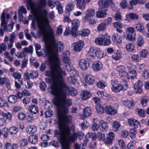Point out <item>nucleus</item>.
<instances>
[{
    "label": "nucleus",
    "instance_id": "obj_3",
    "mask_svg": "<svg viewBox=\"0 0 149 149\" xmlns=\"http://www.w3.org/2000/svg\"><path fill=\"white\" fill-rule=\"evenodd\" d=\"M54 132V137L57 139L61 144L62 149H70V144L75 142L77 137L81 139L84 135L81 132H74L71 134L70 128L68 126L65 127L60 132L55 130Z\"/></svg>",
    "mask_w": 149,
    "mask_h": 149
},
{
    "label": "nucleus",
    "instance_id": "obj_21",
    "mask_svg": "<svg viewBox=\"0 0 149 149\" xmlns=\"http://www.w3.org/2000/svg\"><path fill=\"white\" fill-rule=\"evenodd\" d=\"M91 94L90 93L87 91H85L81 92V98L84 100H86L89 99Z\"/></svg>",
    "mask_w": 149,
    "mask_h": 149
},
{
    "label": "nucleus",
    "instance_id": "obj_29",
    "mask_svg": "<svg viewBox=\"0 0 149 149\" xmlns=\"http://www.w3.org/2000/svg\"><path fill=\"white\" fill-rule=\"evenodd\" d=\"M85 81L88 85L93 84L94 82V79L91 75H88L86 77Z\"/></svg>",
    "mask_w": 149,
    "mask_h": 149
},
{
    "label": "nucleus",
    "instance_id": "obj_13",
    "mask_svg": "<svg viewBox=\"0 0 149 149\" xmlns=\"http://www.w3.org/2000/svg\"><path fill=\"white\" fill-rule=\"evenodd\" d=\"M143 85L142 82L139 80H138L134 84V88L136 93H141L142 91L141 87Z\"/></svg>",
    "mask_w": 149,
    "mask_h": 149
},
{
    "label": "nucleus",
    "instance_id": "obj_30",
    "mask_svg": "<svg viewBox=\"0 0 149 149\" xmlns=\"http://www.w3.org/2000/svg\"><path fill=\"white\" fill-rule=\"evenodd\" d=\"M29 142L32 144H35L38 141V137L36 134H33L29 136Z\"/></svg>",
    "mask_w": 149,
    "mask_h": 149
},
{
    "label": "nucleus",
    "instance_id": "obj_10",
    "mask_svg": "<svg viewBox=\"0 0 149 149\" xmlns=\"http://www.w3.org/2000/svg\"><path fill=\"white\" fill-rule=\"evenodd\" d=\"M84 45L83 40H80L73 44V49L76 52H79L82 49Z\"/></svg>",
    "mask_w": 149,
    "mask_h": 149
},
{
    "label": "nucleus",
    "instance_id": "obj_53",
    "mask_svg": "<svg viewBox=\"0 0 149 149\" xmlns=\"http://www.w3.org/2000/svg\"><path fill=\"white\" fill-rule=\"evenodd\" d=\"M0 107H9V104L7 102H5L2 98L0 97Z\"/></svg>",
    "mask_w": 149,
    "mask_h": 149
},
{
    "label": "nucleus",
    "instance_id": "obj_31",
    "mask_svg": "<svg viewBox=\"0 0 149 149\" xmlns=\"http://www.w3.org/2000/svg\"><path fill=\"white\" fill-rule=\"evenodd\" d=\"M103 35H101L99 37L96 38L95 40L96 44L99 45H103Z\"/></svg>",
    "mask_w": 149,
    "mask_h": 149
},
{
    "label": "nucleus",
    "instance_id": "obj_51",
    "mask_svg": "<svg viewBox=\"0 0 149 149\" xmlns=\"http://www.w3.org/2000/svg\"><path fill=\"white\" fill-rule=\"evenodd\" d=\"M10 134L12 135L16 134L17 132V128L14 126L10 127L8 130Z\"/></svg>",
    "mask_w": 149,
    "mask_h": 149
},
{
    "label": "nucleus",
    "instance_id": "obj_44",
    "mask_svg": "<svg viewBox=\"0 0 149 149\" xmlns=\"http://www.w3.org/2000/svg\"><path fill=\"white\" fill-rule=\"evenodd\" d=\"M103 45L107 46L111 44V41L107 36L103 35Z\"/></svg>",
    "mask_w": 149,
    "mask_h": 149
},
{
    "label": "nucleus",
    "instance_id": "obj_50",
    "mask_svg": "<svg viewBox=\"0 0 149 149\" xmlns=\"http://www.w3.org/2000/svg\"><path fill=\"white\" fill-rule=\"evenodd\" d=\"M71 35L74 37H77L79 35L77 29V28H71Z\"/></svg>",
    "mask_w": 149,
    "mask_h": 149
},
{
    "label": "nucleus",
    "instance_id": "obj_11",
    "mask_svg": "<svg viewBox=\"0 0 149 149\" xmlns=\"http://www.w3.org/2000/svg\"><path fill=\"white\" fill-rule=\"evenodd\" d=\"M105 111L109 115H114L117 113V110L111 105H107L105 108Z\"/></svg>",
    "mask_w": 149,
    "mask_h": 149
},
{
    "label": "nucleus",
    "instance_id": "obj_56",
    "mask_svg": "<svg viewBox=\"0 0 149 149\" xmlns=\"http://www.w3.org/2000/svg\"><path fill=\"white\" fill-rule=\"evenodd\" d=\"M121 55V53L120 52H117L114 54L112 56V57L114 60H118L120 58Z\"/></svg>",
    "mask_w": 149,
    "mask_h": 149
},
{
    "label": "nucleus",
    "instance_id": "obj_64",
    "mask_svg": "<svg viewBox=\"0 0 149 149\" xmlns=\"http://www.w3.org/2000/svg\"><path fill=\"white\" fill-rule=\"evenodd\" d=\"M144 40L140 36H139L137 39V44L138 46H141L143 44Z\"/></svg>",
    "mask_w": 149,
    "mask_h": 149
},
{
    "label": "nucleus",
    "instance_id": "obj_15",
    "mask_svg": "<svg viewBox=\"0 0 149 149\" xmlns=\"http://www.w3.org/2000/svg\"><path fill=\"white\" fill-rule=\"evenodd\" d=\"M112 40L115 45H119L122 42L121 36L118 33L113 34L112 36Z\"/></svg>",
    "mask_w": 149,
    "mask_h": 149
},
{
    "label": "nucleus",
    "instance_id": "obj_7",
    "mask_svg": "<svg viewBox=\"0 0 149 149\" xmlns=\"http://www.w3.org/2000/svg\"><path fill=\"white\" fill-rule=\"evenodd\" d=\"M1 26H2L4 30L7 32H11L13 27V23L12 22L7 26V21L6 20V18L4 15H2L1 16Z\"/></svg>",
    "mask_w": 149,
    "mask_h": 149
},
{
    "label": "nucleus",
    "instance_id": "obj_9",
    "mask_svg": "<svg viewBox=\"0 0 149 149\" xmlns=\"http://www.w3.org/2000/svg\"><path fill=\"white\" fill-rule=\"evenodd\" d=\"M95 14V10L92 8L87 10L85 12V16L83 17L82 20L84 22H88L89 18L93 17Z\"/></svg>",
    "mask_w": 149,
    "mask_h": 149
},
{
    "label": "nucleus",
    "instance_id": "obj_12",
    "mask_svg": "<svg viewBox=\"0 0 149 149\" xmlns=\"http://www.w3.org/2000/svg\"><path fill=\"white\" fill-rule=\"evenodd\" d=\"M103 67V64L100 61H95L92 65V68L95 71H98L101 70Z\"/></svg>",
    "mask_w": 149,
    "mask_h": 149
},
{
    "label": "nucleus",
    "instance_id": "obj_54",
    "mask_svg": "<svg viewBox=\"0 0 149 149\" xmlns=\"http://www.w3.org/2000/svg\"><path fill=\"white\" fill-rule=\"evenodd\" d=\"M131 58L132 60L135 62H139L140 61L141 58L138 55L133 54L131 56Z\"/></svg>",
    "mask_w": 149,
    "mask_h": 149
},
{
    "label": "nucleus",
    "instance_id": "obj_5",
    "mask_svg": "<svg viewBox=\"0 0 149 149\" xmlns=\"http://www.w3.org/2000/svg\"><path fill=\"white\" fill-rule=\"evenodd\" d=\"M58 108V118L59 125L61 126H63L62 128L60 129V132L62 130L63 128L66 126L67 124L71 123L72 117L71 116H65L68 112V109L67 105L59 104H54Z\"/></svg>",
    "mask_w": 149,
    "mask_h": 149
},
{
    "label": "nucleus",
    "instance_id": "obj_25",
    "mask_svg": "<svg viewBox=\"0 0 149 149\" xmlns=\"http://www.w3.org/2000/svg\"><path fill=\"white\" fill-rule=\"evenodd\" d=\"M91 114V108L88 107H85L84 109L83 114L84 116L83 119H84L85 118L84 117H87L90 116Z\"/></svg>",
    "mask_w": 149,
    "mask_h": 149
},
{
    "label": "nucleus",
    "instance_id": "obj_6",
    "mask_svg": "<svg viewBox=\"0 0 149 149\" xmlns=\"http://www.w3.org/2000/svg\"><path fill=\"white\" fill-rule=\"evenodd\" d=\"M98 4L101 9H107L108 6H110L113 10H116V8L112 0H99Z\"/></svg>",
    "mask_w": 149,
    "mask_h": 149
},
{
    "label": "nucleus",
    "instance_id": "obj_37",
    "mask_svg": "<svg viewBox=\"0 0 149 149\" xmlns=\"http://www.w3.org/2000/svg\"><path fill=\"white\" fill-rule=\"evenodd\" d=\"M124 104L126 107L129 109L133 108L134 105V103L131 100L125 101L124 102Z\"/></svg>",
    "mask_w": 149,
    "mask_h": 149
},
{
    "label": "nucleus",
    "instance_id": "obj_27",
    "mask_svg": "<svg viewBox=\"0 0 149 149\" xmlns=\"http://www.w3.org/2000/svg\"><path fill=\"white\" fill-rule=\"evenodd\" d=\"M63 62L67 61H70V60L69 58L70 52L68 51H65L63 54Z\"/></svg>",
    "mask_w": 149,
    "mask_h": 149
},
{
    "label": "nucleus",
    "instance_id": "obj_4",
    "mask_svg": "<svg viewBox=\"0 0 149 149\" xmlns=\"http://www.w3.org/2000/svg\"><path fill=\"white\" fill-rule=\"evenodd\" d=\"M116 70L123 80L118 84L117 80H112L111 81V89L114 92L117 93L121 91L126 90L128 85L125 79H128L127 73L125 71L124 66L120 65L117 67Z\"/></svg>",
    "mask_w": 149,
    "mask_h": 149
},
{
    "label": "nucleus",
    "instance_id": "obj_48",
    "mask_svg": "<svg viewBox=\"0 0 149 149\" xmlns=\"http://www.w3.org/2000/svg\"><path fill=\"white\" fill-rule=\"evenodd\" d=\"M97 86L99 88H105L107 86V84L105 82L103 81H99L97 83Z\"/></svg>",
    "mask_w": 149,
    "mask_h": 149
},
{
    "label": "nucleus",
    "instance_id": "obj_41",
    "mask_svg": "<svg viewBox=\"0 0 149 149\" xmlns=\"http://www.w3.org/2000/svg\"><path fill=\"white\" fill-rule=\"evenodd\" d=\"M96 54V57L100 58H102L106 56V54H104V52L103 51L99 49H97Z\"/></svg>",
    "mask_w": 149,
    "mask_h": 149
},
{
    "label": "nucleus",
    "instance_id": "obj_59",
    "mask_svg": "<svg viewBox=\"0 0 149 149\" xmlns=\"http://www.w3.org/2000/svg\"><path fill=\"white\" fill-rule=\"evenodd\" d=\"M136 111L140 116L143 117L145 116V110L143 109H136Z\"/></svg>",
    "mask_w": 149,
    "mask_h": 149
},
{
    "label": "nucleus",
    "instance_id": "obj_35",
    "mask_svg": "<svg viewBox=\"0 0 149 149\" xmlns=\"http://www.w3.org/2000/svg\"><path fill=\"white\" fill-rule=\"evenodd\" d=\"M90 32V30L87 29H84L83 30L79 31V35L83 37L88 36Z\"/></svg>",
    "mask_w": 149,
    "mask_h": 149
},
{
    "label": "nucleus",
    "instance_id": "obj_49",
    "mask_svg": "<svg viewBox=\"0 0 149 149\" xmlns=\"http://www.w3.org/2000/svg\"><path fill=\"white\" fill-rule=\"evenodd\" d=\"M136 28L139 32H142L144 29V26L143 24L141 23H138L136 24Z\"/></svg>",
    "mask_w": 149,
    "mask_h": 149
},
{
    "label": "nucleus",
    "instance_id": "obj_18",
    "mask_svg": "<svg viewBox=\"0 0 149 149\" xmlns=\"http://www.w3.org/2000/svg\"><path fill=\"white\" fill-rule=\"evenodd\" d=\"M107 9L99 8V11L96 12V17L97 18H104L106 16Z\"/></svg>",
    "mask_w": 149,
    "mask_h": 149
},
{
    "label": "nucleus",
    "instance_id": "obj_26",
    "mask_svg": "<svg viewBox=\"0 0 149 149\" xmlns=\"http://www.w3.org/2000/svg\"><path fill=\"white\" fill-rule=\"evenodd\" d=\"M99 125L100 130L103 131L106 130L108 128L107 123L103 120L99 122Z\"/></svg>",
    "mask_w": 149,
    "mask_h": 149
},
{
    "label": "nucleus",
    "instance_id": "obj_28",
    "mask_svg": "<svg viewBox=\"0 0 149 149\" xmlns=\"http://www.w3.org/2000/svg\"><path fill=\"white\" fill-rule=\"evenodd\" d=\"M18 147V145L14 143L11 144V143L7 142L5 144L4 149H16Z\"/></svg>",
    "mask_w": 149,
    "mask_h": 149
},
{
    "label": "nucleus",
    "instance_id": "obj_57",
    "mask_svg": "<svg viewBox=\"0 0 149 149\" xmlns=\"http://www.w3.org/2000/svg\"><path fill=\"white\" fill-rule=\"evenodd\" d=\"M1 131L2 132L1 134L3 135L4 138H7L8 136V133L9 131L8 129L4 127Z\"/></svg>",
    "mask_w": 149,
    "mask_h": 149
},
{
    "label": "nucleus",
    "instance_id": "obj_45",
    "mask_svg": "<svg viewBox=\"0 0 149 149\" xmlns=\"http://www.w3.org/2000/svg\"><path fill=\"white\" fill-rule=\"evenodd\" d=\"M130 136L132 139H134L136 136L137 133L136 130L135 128H131L130 130Z\"/></svg>",
    "mask_w": 149,
    "mask_h": 149
},
{
    "label": "nucleus",
    "instance_id": "obj_60",
    "mask_svg": "<svg viewBox=\"0 0 149 149\" xmlns=\"http://www.w3.org/2000/svg\"><path fill=\"white\" fill-rule=\"evenodd\" d=\"M11 75L15 79H20L21 77L20 73L17 72H15L12 73Z\"/></svg>",
    "mask_w": 149,
    "mask_h": 149
},
{
    "label": "nucleus",
    "instance_id": "obj_17",
    "mask_svg": "<svg viewBox=\"0 0 149 149\" xmlns=\"http://www.w3.org/2000/svg\"><path fill=\"white\" fill-rule=\"evenodd\" d=\"M128 123L130 126L133 127V128L135 129L140 125L139 123L137 120L133 118L128 119Z\"/></svg>",
    "mask_w": 149,
    "mask_h": 149
},
{
    "label": "nucleus",
    "instance_id": "obj_62",
    "mask_svg": "<svg viewBox=\"0 0 149 149\" xmlns=\"http://www.w3.org/2000/svg\"><path fill=\"white\" fill-rule=\"evenodd\" d=\"M46 5V0H40L38 3V6L40 8L45 7Z\"/></svg>",
    "mask_w": 149,
    "mask_h": 149
},
{
    "label": "nucleus",
    "instance_id": "obj_46",
    "mask_svg": "<svg viewBox=\"0 0 149 149\" xmlns=\"http://www.w3.org/2000/svg\"><path fill=\"white\" fill-rule=\"evenodd\" d=\"M135 48V46L134 44L131 43L128 44L126 46V49L129 52L133 51Z\"/></svg>",
    "mask_w": 149,
    "mask_h": 149
},
{
    "label": "nucleus",
    "instance_id": "obj_8",
    "mask_svg": "<svg viewBox=\"0 0 149 149\" xmlns=\"http://www.w3.org/2000/svg\"><path fill=\"white\" fill-rule=\"evenodd\" d=\"M126 39L131 41L134 40L136 38L134 29L133 27H129L126 29Z\"/></svg>",
    "mask_w": 149,
    "mask_h": 149
},
{
    "label": "nucleus",
    "instance_id": "obj_36",
    "mask_svg": "<svg viewBox=\"0 0 149 149\" xmlns=\"http://www.w3.org/2000/svg\"><path fill=\"white\" fill-rule=\"evenodd\" d=\"M86 3L83 0L79 2H77L76 4L77 7L79 9L82 10L85 8Z\"/></svg>",
    "mask_w": 149,
    "mask_h": 149
},
{
    "label": "nucleus",
    "instance_id": "obj_42",
    "mask_svg": "<svg viewBox=\"0 0 149 149\" xmlns=\"http://www.w3.org/2000/svg\"><path fill=\"white\" fill-rule=\"evenodd\" d=\"M113 130L115 132L118 131L120 127V124L119 122L117 121H115L112 124Z\"/></svg>",
    "mask_w": 149,
    "mask_h": 149
},
{
    "label": "nucleus",
    "instance_id": "obj_43",
    "mask_svg": "<svg viewBox=\"0 0 149 149\" xmlns=\"http://www.w3.org/2000/svg\"><path fill=\"white\" fill-rule=\"evenodd\" d=\"M80 23V21L78 19H75L73 20L72 22V28H77L79 26Z\"/></svg>",
    "mask_w": 149,
    "mask_h": 149
},
{
    "label": "nucleus",
    "instance_id": "obj_1",
    "mask_svg": "<svg viewBox=\"0 0 149 149\" xmlns=\"http://www.w3.org/2000/svg\"><path fill=\"white\" fill-rule=\"evenodd\" d=\"M25 1L27 3V9H31L33 12L38 29V36L42 37L45 42H50L49 43L46 44L44 51L45 56L48 57L51 70L46 71L45 75L49 76L53 73L64 70L60 67L61 63L58 54V52L63 51L64 48L63 43L61 42H56L53 30L51 29H47L49 24L46 16L41 13H38L35 8V4L31 0H25Z\"/></svg>",
    "mask_w": 149,
    "mask_h": 149
},
{
    "label": "nucleus",
    "instance_id": "obj_38",
    "mask_svg": "<svg viewBox=\"0 0 149 149\" xmlns=\"http://www.w3.org/2000/svg\"><path fill=\"white\" fill-rule=\"evenodd\" d=\"M17 97L15 95H11L8 97V101L10 103H15L17 100Z\"/></svg>",
    "mask_w": 149,
    "mask_h": 149
},
{
    "label": "nucleus",
    "instance_id": "obj_61",
    "mask_svg": "<svg viewBox=\"0 0 149 149\" xmlns=\"http://www.w3.org/2000/svg\"><path fill=\"white\" fill-rule=\"evenodd\" d=\"M26 9L23 6H21L19 9V15L21 16L22 13L26 14Z\"/></svg>",
    "mask_w": 149,
    "mask_h": 149
},
{
    "label": "nucleus",
    "instance_id": "obj_24",
    "mask_svg": "<svg viewBox=\"0 0 149 149\" xmlns=\"http://www.w3.org/2000/svg\"><path fill=\"white\" fill-rule=\"evenodd\" d=\"M38 108L37 106L32 105L30 106L29 110L32 114H36L38 112Z\"/></svg>",
    "mask_w": 149,
    "mask_h": 149
},
{
    "label": "nucleus",
    "instance_id": "obj_55",
    "mask_svg": "<svg viewBox=\"0 0 149 149\" xmlns=\"http://www.w3.org/2000/svg\"><path fill=\"white\" fill-rule=\"evenodd\" d=\"M64 63L66 64L65 65V68L67 71L70 72V71L71 70L72 68H73L71 67V61H67Z\"/></svg>",
    "mask_w": 149,
    "mask_h": 149
},
{
    "label": "nucleus",
    "instance_id": "obj_20",
    "mask_svg": "<svg viewBox=\"0 0 149 149\" xmlns=\"http://www.w3.org/2000/svg\"><path fill=\"white\" fill-rule=\"evenodd\" d=\"M75 6L73 1H70V2L67 4L66 6V10L67 11L66 13L70 14L69 12L73 10Z\"/></svg>",
    "mask_w": 149,
    "mask_h": 149
},
{
    "label": "nucleus",
    "instance_id": "obj_63",
    "mask_svg": "<svg viewBox=\"0 0 149 149\" xmlns=\"http://www.w3.org/2000/svg\"><path fill=\"white\" fill-rule=\"evenodd\" d=\"M19 146L21 147H23L27 145L28 141L27 139H24L21 140Z\"/></svg>",
    "mask_w": 149,
    "mask_h": 149
},
{
    "label": "nucleus",
    "instance_id": "obj_22",
    "mask_svg": "<svg viewBox=\"0 0 149 149\" xmlns=\"http://www.w3.org/2000/svg\"><path fill=\"white\" fill-rule=\"evenodd\" d=\"M113 25L114 27L116 29L117 32L120 33L122 32L123 31L121 29L123 28V25L122 24L119 22H114Z\"/></svg>",
    "mask_w": 149,
    "mask_h": 149
},
{
    "label": "nucleus",
    "instance_id": "obj_34",
    "mask_svg": "<svg viewBox=\"0 0 149 149\" xmlns=\"http://www.w3.org/2000/svg\"><path fill=\"white\" fill-rule=\"evenodd\" d=\"M107 28L106 24L102 22L99 24L97 27V29L98 31H101L105 30Z\"/></svg>",
    "mask_w": 149,
    "mask_h": 149
},
{
    "label": "nucleus",
    "instance_id": "obj_2",
    "mask_svg": "<svg viewBox=\"0 0 149 149\" xmlns=\"http://www.w3.org/2000/svg\"><path fill=\"white\" fill-rule=\"evenodd\" d=\"M66 74L65 70L53 73L49 77L50 78L45 79L46 82L48 84L52 83L50 87L51 93L55 96L52 102L54 104H65L70 106L72 102L70 100L67 98L68 94L76 95L78 92L76 89L73 87H69L66 84L63 76Z\"/></svg>",
    "mask_w": 149,
    "mask_h": 149
},
{
    "label": "nucleus",
    "instance_id": "obj_19",
    "mask_svg": "<svg viewBox=\"0 0 149 149\" xmlns=\"http://www.w3.org/2000/svg\"><path fill=\"white\" fill-rule=\"evenodd\" d=\"M0 84L2 85L4 84H6L7 88H9L10 87V82L9 79L7 77H4L3 78L0 77Z\"/></svg>",
    "mask_w": 149,
    "mask_h": 149
},
{
    "label": "nucleus",
    "instance_id": "obj_32",
    "mask_svg": "<svg viewBox=\"0 0 149 149\" xmlns=\"http://www.w3.org/2000/svg\"><path fill=\"white\" fill-rule=\"evenodd\" d=\"M136 72L134 70L130 71L127 73V76L128 77V79H125V81L127 80H128L130 78L133 79L135 78L136 75Z\"/></svg>",
    "mask_w": 149,
    "mask_h": 149
},
{
    "label": "nucleus",
    "instance_id": "obj_47",
    "mask_svg": "<svg viewBox=\"0 0 149 149\" xmlns=\"http://www.w3.org/2000/svg\"><path fill=\"white\" fill-rule=\"evenodd\" d=\"M24 53L25 54L26 53H31L33 52V47L31 45H30L28 47H25L23 49Z\"/></svg>",
    "mask_w": 149,
    "mask_h": 149
},
{
    "label": "nucleus",
    "instance_id": "obj_16",
    "mask_svg": "<svg viewBox=\"0 0 149 149\" xmlns=\"http://www.w3.org/2000/svg\"><path fill=\"white\" fill-rule=\"evenodd\" d=\"M97 48L93 47H91L88 52V55L90 57L93 58H95L96 57V53H97Z\"/></svg>",
    "mask_w": 149,
    "mask_h": 149
},
{
    "label": "nucleus",
    "instance_id": "obj_33",
    "mask_svg": "<svg viewBox=\"0 0 149 149\" xmlns=\"http://www.w3.org/2000/svg\"><path fill=\"white\" fill-rule=\"evenodd\" d=\"M127 19H130V20L137 19H138V15L135 13H129L126 16Z\"/></svg>",
    "mask_w": 149,
    "mask_h": 149
},
{
    "label": "nucleus",
    "instance_id": "obj_39",
    "mask_svg": "<svg viewBox=\"0 0 149 149\" xmlns=\"http://www.w3.org/2000/svg\"><path fill=\"white\" fill-rule=\"evenodd\" d=\"M56 9L58 10V12L59 14H62L63 12V7L61 4L58 1H56Z\"/></svg>",
    "mask_w": 149,
    "mask_h": 149
},
{
    "label": "nucleus",
    "instance_id": "obj_52",
    "mask_svg": "<svg viewBox=\"0 0 149 149\" xmlns=\"http://www.w3.org/2000/svg\"><path fill=\"white\" fill-rule=\"evenodd\" d=\"M96 111L99 114H102L104 111V108L100 104H97L96 106Z\"/></svg>",
    "mask_w": 149,
    "mask_h": 149
},
{
    "label": "nucleus",
    "instance_id": "obj_58",
    "mask_svg": "<svg viewBox=\"0 0 149 149\" xmlns=\"http://www.w3.org/2000/svg\"><path fill=\"white\" fill-rule=\"evenodd\" d=\"M148 98L147 96H145L142 99L141 101V104L144 106H146L147 105Z\"/></svg>",
    "mask_w": 149,
    "mask_h": 149
},
{
    "label": "nucleus",
    "instance_id": "obj_40",
    "mask_svg": "<svg viewBox=\"0 0 149 149\" xmlns=\"http://www.w3.org/2000/svg\"><path fill=\"white\" fill-rule=\"evenodd\" d=\"M139 54L141 57L146 58L149 55V52L147 50L143 49L140 51Z\"/></svg>",
    "mask_w": 149,
    "mask_h": 149
},
{
    "label": "nucleus",
    "instance_id": "obj_23",
    "mask_svg": "<svg viewBox=\"0 0 149 149\" xmlns=\"http://www.w3.org/2000/svg\"><path fill=\"white\" fill-rule=\"evenodd\" d=\"M37 130V127L34 125L28 126L26 129V131L28 134H33L35 133Z\"/></svg>",
    "mask_w": 149,
    "mask_h": 149
},
{
    "label": "nucleus",
    "instance_id": "obj_14",
    "mask_svg": "<svg viewBox=\"0 0 149 149\" xmlns=\"http://www.w3.org/2000/svg\"><path fill=\"white\" fill-rule=\"evenodd\" d=\"M79 67L83 70H87L89 67V63L84 59L80 60L79 62Z\"/></svg>",
    "mask_w": 149,
    "mask_h": 149
}]
</instances>
